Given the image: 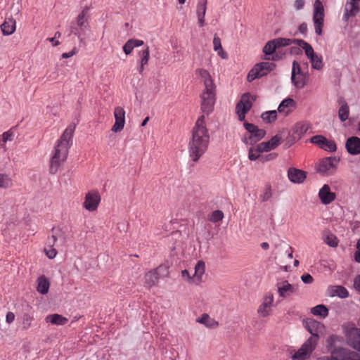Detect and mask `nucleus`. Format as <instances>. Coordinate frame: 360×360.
I'll return each instance as SVG.
<instances>
[{
	"label": "nucleus",
	"mask_w": 360,
	"mask_h": 360,
	"mask_svg": "<svg viewBox=\"0 0 360 360\" xmlns=\"http://www.w3.org/2000/svg\"><path fill=\"white\" fill-rule=\"evenodd\" d=\"M205 123V115H202L197 120L188 142L189 157L194 162H198L208 148L210 134Z\"/></svg>",
	"instance_id": "1"
},
{
	"label": "nucleus",
	"mask_w": 360,
	"mask_h": 360,
	"mask_svg": "<svg viewBox=\"0 0 360 360\" xmlns=\"http://www.w3.org/2000/svg\"><path fill=\"white\" fill-rule=\"evenodd\" d=\"M75 127L68 126L56 142L49 161L50 174H56L60 167L66 161L69 149L72 143V139Z\"/></svg>",
	"instance_id": "2"
},
{
	"label": "nucleus",
	"mask_w": 360,
	"mask_h": 360,
	"mask_svg": "<svg viewBox=\"0 0 360 360\" xmlns=\"http://www.w3.org/2000/svg\"><path fill=\"white\" fill-rule=\"evenodd\" d=\"M317 338L309 337L301 346V347L292 356V360H306L309 358L317 345Z\"/></svg>",
	"instance_id": "3"
},
{
	"label": "nucleus",
	"mask_w": 360,
	"mask_h": 360,
	"mask_svg": "<svg viewBox=\"0 0 360 360\" xmlns=\"http://www.w3.org/2000/svg\"><path fill=\"white\" fill-rule=\"evenodd\" d=\"M255 101V97L249 93H245L242 95L236 106V112L240 121L245 120V115L252 108V103Z\"/></svg>",
	"instance_id": "4"
},
{
	"label": "nucleus",
	"mask_w": 360,
	"mask_h": 360,
	"mask_svg": "<svg viewBox=\"0 0 360 360\" xmlns=\"http://www.w3.org/2000/svg\"><path fill=\"white\" fill-rule=\"evenodd\" d=\"M324 7L320 0H316L313 5V23L315 32L318 35L322 34L324 23Z\"/></svg>",
	"instance_id": "5"
},
{
	"label": "nucleus",
	"mask_w": 360,
	"mask_h": 360,
	"mask_svg": "<svg viewBox=\"0 0 360 360\" xmlns=\"http://www.w3.org/2000/svg\"><path fill=\"white\" fill-rule=\"evenodd\" d=\"M275 64L270 62H262L256 64L248 75V80L252 82L256 78L266 75L275 68Z\"/></svg>",
	"instance_id": "6"
},
{
	"label": "nucleus",
	"mask_w": 360,
	"mask_h": 360,
	"mask_svg": "<svg viewBox=\"0 0 360 360\" xmlns=\"http://www.w3.org/2000/svg\"><path fill=\"white\" fill-rule=\"evenodd\" d=\"M339 161L340 160L335 157L323 158L318 163L316 169L323 175H330L336 171Z\"/></svg>",
	"instance_id": "7"
},
{
	"label": "nucleus",
	"mask_w": 360,
	"mask_h": 360,
	"mask_svg": "<svg viewBox=\"0 0 360 360\" xmlns=\"http://www.w3.org/2000/svg\"><path fill=\"white\" fill-rule=\"evenodd\" d=\"M243 125L249 133V136L245 138V141L247 144L253 145L260 141L266 134L264 129H259L258 127L253 124L245 122Z\"/></svg>",
	"instance_id": "8"
},
{
	"label": "nucleus",
	"mask_w": 360,
	"mask_h": 360,
	"mask_svg": "<svg viewBox=\"0 0 360 360\" xmlns=\"http://www.w3.org/2000/svg\"><path fill=\"white\" fill-rule=\"evenodd\" d=\"M201 110L206 115L212 112L215 103V89L203 90L200 95Z\"/></svg>",
	"instance_id": "9"
},
{
	"label": "nucleus",
	"mask_w": 360,
	"mask_h": 360,
	"mask_svg": "<svg viewBox=\"0 0 360 360\" xmlns=\"http://www.w3.org/2000/svg\"><path fill=\"white\" fill-rule=\"evenodd\" d=\"M101 195L97 191H89L83 202V207L89 212L96 211L101 202Z\"/></svg>",
	"instance_id": "10"
},
{
	"label": "nucleus",
	"mask_w": 360,
	"mask_h": 360,
	"mask_svg": "<svg viewBox=\"0 0 360 360\" xmlns=\"http://www.w3.org/2000/svg\"><path fill=\"white\" fill-rule=\"evenodd\" d=\"M274 300V297L271 292H267L264 295L262 302L257 309V313L260 316L266 317L270 314Z\"/></svg>",
	"instance_id": "11"
},
{
	"label": "nucleus",
	"mask_w": 360,
	"mask_h": 360,
	"mask_svg": "<svg viewBox=\"0 0 360 360\" xmlns=\"http://www.w3.org/2000/svg\"><path fill=\"white\" fill-rule=\"evenodd\" d=\"M311 142L316 144L321 148L329 152H335L337 149L334 141L328 140L321 135H316L311 139Z\"/></svg>",
	"instance_id": "12"
},
{
	"label": "nucleus",
	"mask_w": 360,
	"mask_h": 360,
	"mask_svg": "<svg viewBox=\"0 0 360 360\" xmlns=\"http://www.w3.org/2000/svg\"><path fill=\"white\" fill-rule=\"evenodd\" d=\"M303 325L307 330L311 334V336H316L318 341L319 333H322L324 330L323 324L312 319H307L303 321Z\"/></svg>",
	"instance_id": "13"
},
{
	"label": "nucleus",
	"mask_w": 360,
	"mask_h": 360,
	"mask_svg": "<svg viewBox=\"0 0 360 360\" xmlns=\"http://www.w3.org/2000/svg\"><path fill=\"white\" fill-rule=\"evenodd\" d=\"M114 117L115 122L112 127V131L117 133L121 131L125 124V110L123 108L117 106L114 110Z\"/></svg>",
	"instance_id": "14"
},
{
	"label": "nucleus",
	"mask_w": 360,
	"mask_h": 360,
	"mask_svg": "<svg viewBox=\"0 0 360 360\" xmlns=\"http://www.w3.org/2000/svg\"><path fill=\"white\" fill-rule=\"evenodd\" d=\"M89 8L85 6L82 8L81 12L77 15L76 18L77 26L79 28L81 32H84L89 27Z\"/></svg>",
	"instance_id": "15"
},
{
	"label": "nucleus",
	"mask_w": 360,
	"mask_h": 360,
	"mask_svg": "<svg viewBox=\"0 0 360 360\" xmlns=\"http://www.w3.org/2000/svg\"><path fill=\"white\" fill-rule=\"evenodd\" d=\"M205 272V264L203 261L199 260L194 268V273L192 274V284L200 285L202 281V277Z\"/></svg>",
	"instance_id": "16"
},
{
	"label": "nucleus",
	"mask_w": 360,
	"mask_h": 360,
	"mask_svg": "<svg viewBox=\"0 0 360 360\" xmlns=\"http://www.w3.org/2000/svg\"><path fill=\"white\" fill-rule=\"evenodd\" d=\"M195 74L200 77L201 81L203 82L205 86L204 90L210 91L212 89H215L213 80L212 79L210 74L207 70L202 68L197 69L195 70Z\"/></svg>",
	"instance_id": "17"
},
{
	"label": "nucleus",
	"mask_w": 360,
	"mask_h": 360,
	"mask_svg": "<svg viewBox=\"0 0 360 360\" xmlns=\"http://www.w3.org/2000/svg\"><path fill=\"white\" fill-rule=\"evenodd\" d=\"M319 197L323 204L328 205L335 199V194L330 191L328 184H324L319 190Z\"/></svg>",
	"instance_id": "18"
},
{
	"label": "nucleus",
	"mask_w": 360,
	"mask_h": 360,
	"mask_svg": "<svg viewBox=\"0 0 360 360\" xmlns=\"http://www.w3.org/2000/svg\"><path fill=\"white\" fill-rule=\"evenodd\" d=\"M277 290L279 296L282 298H285L292 295L295 288L290 284L287 281H282L276 284Z\"/></svg>",
	"instance_id": "19"
},
{
	"label": "nucleus",
	"mask_w": 360,
	"mask_h": 360,
	"mask_svg": "<svg viewBox=\"0 0 360 360\" xmlns=\"http://www.w3.org/2000/svg\"><path fill=\"white\" fill-rule=\"evenodd\" d=\"M288 176L290 181L295 184H301L302 183L306 177V172L296 169V168H290L288 171Z\"/></svg>",
	"instance_id": "20"
},
{
	"label": "nucleus",
	"mask_w": 360,
	"mask_h": 360,
	"mask_svg": "<svg viewBox=\"0 0 360 360\" xmlns=\"http://www.w3.org/2000/svg\"><path fill=\"white\" fill-rule=\"evenodd\" d=\"M348 342L353 348L360 352V328H352L349 331ZM355 354L360 358L356 353Z\"/></svg>",
	"instance_id": "21"
},
{
	"label": "nucleus",
	"mask_w": 360,
	"mask_h": 360,
	"mask_svg": "<svg viewBox=\"0 0 360 360\" xmlns=\"http://www.w3.org/2000/svg\"><path fill=\"white\" fill-rule=\"evenodd\" d=\"M295 105L296 103L292 98H285L278 105V112L280 114L286 116L289 115L291 112H292V110L295 108Z\"/></svg>",
	"instance_id": "22"
},
{
	"label": "nucleus",
	"mask_w": 360,
	"mask_h": 360,
	"mask_svg": "<svg viewBox=\"0 0 360 360\" xmlns=\"http://www.w3.org/2000/svg\"><path fill=\"white\" fill-rule=\"evenodd\" d=\"M360 9V0H347L345 4V17L355 16Z\"/></svg>",
	"instance_id": "23"
},
{
	"label": "nucleus",
	"mask_w": 360,
	"mask_h": 360,
	"mask_svg": "<svg viewBox=\"0 0 360 360\" xmlns=\"http://www.w3.org/2000/svg\"><path fill=\"white\" fill-rule=\"evenodd\" d=\"M160 266L155 269L150 270L146 273L144 276L145 284L148 287L151 288L155 286L159 281V272Z\"/></svg>",
	"instance_id": "24"
},
{
	"label": "nucleus",
	"mask_w": 360,
	"mask_h": 360,
	"mask_svg": "<svg viewBox=\"0 0 360 360\" xmlns=\"http://www.w3.org/2000/svg\"><path fill=\"white\" fill-rule=\"evenodd\" d=\"M309 129L307 122H297L292 129V136L294 139H300Z\"/></svg>",
	"instance_id": "25"
},
{
	"label": "nucleus",
	"mask_w": 360,
	"mask_h": 360,
	"mask_svg": "<svg viewBox=\"0 0 360 360\" xmlns=\"http://www.w3.org/2000/svg\"><path fill=\"white\" fill-rule=\"evenodd\" d=\"M346 148L350 154L360 153V139L356 136L349 138L346 142Z\"/></svg>",
	"instance_id": "26"
},
{
	"label": "nucleus",
	"mask_w": 360,
	"mask_h": 360,
	"mask_svg": "<svg viewBox=\"0 0 360 360\" xmlns=\"http://www.w3.org/2000/svg\"><path fill=\"white\" fill-rule=\"evenodd\" d=\"M328 294L330 297L346 298L349 296L348 290L342 285H330L328 288Z\"/></svg>",
	"instance_id": "27"
},
{
	"label": "nucleus",
	"mask_w": 360,
	"mask_h": 360,
	"mask_svg": "<svg viewBox=\"0 0 360 360\" xmlns=\"http://www.w3.org/2000/svg\"><path fill=\"white\" fill-rule=\"evenodd\" d=\"M16 28L15 20L13 18H6L1 25V30L4 35L12 34Z\"/></svg>",
	"instance_id": "28"
},
{
	"label": "nucleus",
	"mask_w": 360,
	"mask_h": 360,
	"mask_svg": "<svg viewBox=\"0 0 360 360\" xmlns=\"http://www.w3.org/2000/svg\"><path fill=\"white\" fill-rule=\"evenodd\" d=\"M196 321L209 328H214L219 326L218 321L211 318L208 314H202L200 317L196 319Z\"/></svg>",
	"instance_id": "29"
},
{
	"label": "nucleus",
	"mask_w": 360,
	"mask_h": 360,
	"mask_svg": "<svg viewBox=\"0 0 360 360\" xmlns=\"http://www.w3.org/2000/svg\"><path fill=\"white\" fill-rule=\"evenodd\" d=\"M37 292L42 295H46L49 292L50 287V283L49 280L44 276H41L37 278Z\"/></svg>",
	"instance_id": "30"
},
{
	"label": "nucleus",
	"mask_w": 360,
	"mask_h": 360,
	"mask_svg": "<svg viewBox=\"0 0 360 360\" xmlns=\"http://www.w3.org/2000/svg\"><path fill=\"white\" fill-rule=\"evenodd\" d=\"M46 322H49L53 325L63 326L68 322V319L60 314H54L49 315L46 317Z\"/></svg>",
	"instance_id": "31"
},
{
	"label": "nucleus",
	"mask_w": 360,
	"mask_h": 360,
	"mask_svg": "<svg viewBox=\"0 0 360 360\" xmlns=\"http://www.w3.org/2000/svg\"><path fill=\"white\" fill-rule=\"evenodd\" d=\"M295 44L301 47L304 50L305 54L309 59L313 58L316 54L314 53L312 46L305 41L302 39H297L295 41Z\"/></svg>",
	"instance_id": "32"
},
{
	"label": "nucleus",
	"mask_w": 360,
	"mask_h": 360,
	"mask_svg": "<svg viewBox=\"0 0 360 360\" xmlns=\"http://www.w3.org/2000/svg\"><path fill=\"white\" fill-rule=\"evenodd\" d=\"M307 79V72L295 75V77L291 76L292 82L297 89H302L306 85Z\"/></svg>",
	"instance_id": "33"
},
{
	"label": "nucleus",
	"mask_w": 360,
	"mask_h": 360,
	"mask_svg": "<svg viewBox=\"0 0 360 360\" xmlns=\"http://www.w3.org/2000/svg\"><path fill=\"white\" fill-rule=\"evenodd\" d=\"M14 136L15 134L13 129H10L9 130L4 132L1 135H0V147L6 150V142L12 141L13 140Z\"/></svg>",
	"instance_id": "34"
},
{
	"label": "nucleus",
	"mask_w": 360,
	"mask_h": 360,
	"mask_svg": "<svg viewBox=\"0 0 360 360\" xmlns=\"http://www.w3.org/2000/svg\"><path fill=\"white\" fill-rule=\"evenodd\" d=\"M340 107L338 110V117L342 122L346 121L349 115V108L345 101H340Z\"/></svg>",
	"instance_id": "35"
},
{
	"label": "nucleus",
	"mask_w": 360,
	"mask_h": 360,
	"mask_svg": "<svg viewBox=\"0 0 360 360\" xmlns=\"http://www.w3.org/2000/svg\"><path fill=\"white\" fill-rule=\"evenodd\" d=\"M311 312L314 316L326 318L328 315V309L323 304H319L311 309Z\"/></svg>",
	"instance_id": "36"
},
{
	"label": "nucleus",
	"mask_w": 360,
	"mask_h": 360,
	"mask_svg": "<svg viewBox=\"0 0 360 360\" xmlns=\"http://www.w3.org/2000/svg\"><path fill=\"white\" fill-rule=\"evenodd\" d=\"M13 186V181L9 175L0 173V188L6 189Z\"/></svg>",
	"instance_id": "37"
},
{
	"label": "nucleus",
	"mask_w": 360,
	"mask_h": 360,
	"mask_svg": "<svg viewBox=\"0 0 360 360\" xmlns=\"http://www.w3.org/2000/svg\"><path fill=\"white\" fill-rule=\"evenodd\" d=\"M262 119L266 123H272L277 118V111L276 110H269L263 112L261 115Z\"/></svg>",
	"instance_id": "38"
},
{
	"label": "nucleus",
	"mask_w": 360,
	"mask_h": 360,
	"mask_svg": "<svg viewBox=\"0 0 360 360\" xmlns=\"http://www.w3.org/2000/svg\"><path fill=\"white\" fill-rule=\"evenodd\" d=\"M276 49V45L275 44L274 40L268 41L263 49V52L266 55L265 59L270 60V57L269 56L273 54Z\"/></svg>",
	"instance_id": "39"
},
{
	"label": "nucleus",
	"mask_w": 360,
	"mask_h": 360,
	"mask_svg": "<svg viewBox=\"0 0 360 360\" xmlns=\"http://www.w3.org/2000/svg\"><path fill=\"white\" fill-rule=\"evenodd\" d=\"M138 56L140 58L139 63H143V65H148L149 59H150L149 47L147 46L145 49L139 51L138 53Z\"/></svg>",
	"instance_id": "40"
},
{
	"label": "nucleus",
	"mask_w": 360,
	"mask_h": 360,
	"mask_svg": "<svg viewBox=\"0 0 360 360\" xmlns=\"http://www.w3.org/2000/svg\"><path fill=\"white\" fill-rule=\"evenodd\" d=\"M309 60L311 64L312 68L317 70H320L323 68V63L322 61L321 56H319L316 54L313 58H311Z\"/></svg>",
	"instance_id": "41"
},
{
	"label": "nucleus",
	"mask_w": 360,
	"mask_h": 360,
	"mask_svg": "<svg viewBox=\"0 0 360 360\" xmlns=\"http://www.w3.org/2000/svg\"><path fill=\"white\" fill-rule=\"evenodd\" d=\"M324 242L330 247H337L338 245V240L337 237L330 233H328L323 236Z\"/></svg>",
	"instance_id": "42"
},
{
	"label": "nucleus",
	"mask_w": 360,
	"mask_h": 360,
	"mask_svg": "<svg viewBox=\"0 0 360 360\" xmlns=\"http://www.w3.org/2000/svg\"><path fill=\"white\" fill-rule=\"evenodd\" d=\"M224 217V214L222 211L215 210L213 211L210 214H209L208 220L210 221L211 222L217 223L222 221Z\"/></svg>",
	"instance_id": "43"
},
{
	"label": "nucleus",
	"mask_w": 360,
	"mask_h": 360,
	"mask_svg": "<svg viewBox=\"0 0 360 360\" xmlns=\"http://www.w3.org/2000/svg\"><path fill=\"white\" fill-rule=\"evenodd\" d=\"M295 40L296 39H290L287 38H277L274 39V41L276 45V49H278L280 47L286 46L295 44Z\"/></svg>",
	"instance_id": "44"
},
{
	"label": "nucleus",
	"mask_w": 360,
	"mask_h": 360,
	"mask_svg": "<svg viewBox=\"0 0 360 360\" xmlns=\"http://www.w3.org/2000/svg\"><path fill=\"white\" fill-rule=\"evenodd\" d=\"M60 232L61 230L58 227L52 229L53 235L48 238V246L53 247L57 240V238L60 236Z\"/></svg>",
	"instance_id": "45"
},
{
	"label": "nucleus",
	"mask_w": 360,
	"mask_h": 360,
	"mask_svg": "<svg viewBox=\"0 0 360 360\" xmlns=\"http://www.w3.org/2000/svg\"><path fill=\"white\" fill-rule=\"evenodd\" d=\"M207 10V0H202L199 1L197 6V16L198 17H205Z\"/></svg>",
	"instance_id": "46"
},
{
	"label": "nucleus",
	"mask_w": 360,
	"mask_h": 360,
	"mask_svg": "<svg viewBox=\"0 0 360 360\" xmlns=\"http://www.w3.org/2000/svg\"><path fill=\"white\" fill-rule=\"evenodd\" d=\"M33 317L25 313L22 316V328L23 330H27L32 325Z\"/></svg>",
	"instance_id": "47"
},
{
	"label": "nucleus",
	"mask_w": 360,
	"mask_h": 360,
	"mask_svg": "<svg viewBox=\"0 0 360 360\" xmlns=\"http://www.w3.org/2000/svg\"><path fill=\"white\" fill-rule=\"evenodd\" d=\"M281 136L276 135L270 141L264 142L266 146L270 148V150L275 149L281 143Z\"/></svg>",
	"instance_id": "48"
},
{
	"label": "nucleus",
	"mask_w": 360,
	"mask_h": 360,
	"mask_svg": "<svg viewBox=\"0 0 360 360\" xmlns=\"http://www.w3.org/2000/svg\"><path fill=\"white\" fill-rule=\"evenodd\" d=\"M260 153V151L257 150V147H251L248 150V158L251 161L259 160L260 156L262 155Z\"/></svg>",
	"instance_id": "49"
},
{
	"label": "nucleus",
	"mask_w": 360,
	"mask_h": 360,
	"mask_svg": "<svg viewBox=\"0 0 360 360\" xmlns=\"http://www.w3.org/2000/svg\"><path fill=\"white\" fill-rule=\"evenodd\" d=\"M272 195V192L271 189V186L266 187L262 193L260 195V199L262 202L267 201L271 198Z\"/></svg>",
	"instance_id": "50"
},
{
	"label": "nucleus",
	"mask_w": 360,
	"mask_h": 360,
	"mask_svg": "<svg viewBox=\"0 0 360 360\" xmlns=\"http://www.w3.org/2000/svg\"><path fill=\"white\" fill-rule=\"evenodd\" d=\"M135 47L131 39H129L123 46V51L126 55H129Z\"/></svg>",
	"instance_id": "51"
},
{
	"label": "nucleus",
	"mask_w": 360,
	"mask_h": 360,
	"mask_svg": "<svg viewBox=\"0 0 360 360\" xmlns=\"http://www.w3.org/2000/svg\"><path fill=\"white\" fill-rule=\"evenodd\" d=\"M304 73V72L302 70L300 65L297 61H293L291 76H293L295 77V75Z\"/></svg>",
	"instance_id": "52"
},
{
	"label": "nucleus",
	"mask_w": 360,
	"mask_h": 360,
	"mask_svg": "<svg viewBox=\"0 0 360 360\" xmlns=\"http://www.w3.org/2000/svg\"><path fill=\"white\" fill-rule=\"evenodd\" d=\"M276 158H277V153H269V154L264 155H262L260 156L259 160L262 163H264L266 162L272 161V160H275Z\"/></svg>",
	"instance_id": "53"
},
{
	"label": "nucleus",
	"mask_w": 360,
	"mask_h": 360,
	"mask_svg": "<svg viewBox=\"0 0 360 360\" xmlns=\"http://www.w3.org/2000/svg\"><path fill=\"white\" fill-rule=\"evenodd\" d=\"M44 252H45L46 255L49 259H53L54 257H56V256L57 255L56 250L55 248H53V247H50V246H49L48 248H45Z\"/></svg>",
	"instance_id": "54"
},
{
	"label": "nucleus",
	"mask_w": 360,
	"mask_h": 360,
	"mask_svg": "<svg viewBox=\"0 0 360 360\" xmlns=\"http://www.w3.org/2000/svg\"><path fill=\"white\" fill-rule=\"evenodd\" d=\"M181 277L184 281H186V282H188L190 284H192V275L190 274V272L188 270L184 269V270L181 271Z\"/></svg>",
	"instance_id": "55"
},
{
	"label": "nucleus",
	"mask_w": 360,
	"mask_h": 360,
	"mask_svg": "<svg viewBox=\"0 0 360 360\" xmlns=\"http://www.w3.org/2000/svg\"><path fill=\"white\" fill-rule=\"evenodd\" d=\"M213 48L215 51H218L219 49L222 48L220 38L215 34L213 39Z\"/></svg>",
	"instance_id": "56"
},
{
	"label": "nucleus",
	"mask_w": 360,
	"mask_h": 360,
	"mask_svg": "<svg viewBox=\"0 0 360 360\" xmlns=\"http://www.w3.org/2000/svg\"><path fill=\"white\" fill-rule=\"evenodd\" d=\"M305 5L304 0H295L293 3V7L296 11H300L304 8Z\"/></svg>",
	"instance_id": "57"
},
{
	"label": "nucleus",
	"mask_w": 360,
	"mask_h": 360,
	"mask_svg": "<svg viewBox=\"0 0 360 360\" xmlns=\"http://www.w3.org/2000/svg\"><path fill=\"white\" fill-rule=\"evenodd\" d=\"M257 150L260 151V153L268 152L270 151V148L266 146L264 142H262L257 145Z\"/></svg>",
	"instance_id": "58"
},
{
	"label": "nucleus",
	"mask_w": 360,
	"mask_h": 360,
	"mask_svg": "<svg viewBox=\"0 0 360 360\" xmlns=\"http://www.w3.org/2000/svg\"><path fill=\"white\" fill-rule=\"evenodd\" d=\"M301 279L304 283L308 284L311 283L314 281L313 277L309 274H304L301 276Z\"/></svg>",
	"instance_id": "59"
},
{
	"label": "nucleus",
	"mask_w": 360,
	"mask_h": 360,
	"mask_svg": "<svg viewBox=\"0 0 360 360\" xmlns=\"http://www.w3.org/2000/svg\"><path fill=\"white\" fill-rule=\"evenodd\" d=\"M80 30L79 28L77 27H75V26H71L70 27V34H73L76 36H77V37L80 39V41H82V39H81V33H80Z\"/></svg>",
	"instance_id": "60"
},
{
	"label": "nucleus",
	"mask_w": 360,
	"mask_h": 360,
	"mask_svg": "<svg viewBox=\"0 0 360 360\" xmlns=\"http://www.w3.org/2000/svg\"><path fill=\"white\" fill-rule=\"evenodd\" d=\"M14 319L15 314L11 311L8 312L6 316V321L10 324L14 321Z\"/></svg>",
	"instance_id": "61"
},
{
	"label": "nucleus",
	"mask_w": 360,
	"mask_h": 360,
	"mask_svg": "<svg viewBox=\"0 0 360 360\" xmlns=\"http://www.w3.org/2000/svg\"><path fill=\"white\" fill-rule=\"evenodd\" d=\"M354 288L355 289L360 292V276H358L355 278L354 282Z\"/></svg>",
	"instance_id": "62"
},
{
	"label": "nucleus",
	"mask_w": 360,
	"mask_h": 360,
	"mask_svg": "<svg viewBox=\"0 0 360 360\" xmlns=\"http://www.w3.org/2000/svg\"><path fill=\"white\" fill-rule=\"evenodd\" d=\"M131 39L134 44V47L141 46L143 45V44H144L143 40L136 39Z\"/></svg>",
	"instance_id": "63"
},
{
	"label": "nucleus",
	"mask_w": 360,
	"mask_h": 360,
	"mask_svg": "<svg viewBox=\"0 0 360 360\" xmlns=\"http://www.w3.org/2000/svg\"><path fill=\"white\" fill-rule=\"evenodd\" d=\"M299 31L302 34H305L307 31V25L305 22L302 23L299 26Z\"/></svg>",
	"instance_id": "64"
}]
</instances>
